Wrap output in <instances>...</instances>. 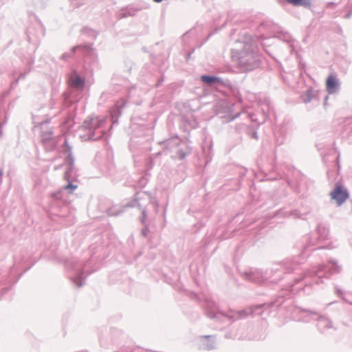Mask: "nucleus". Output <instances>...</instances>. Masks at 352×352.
Returning <instances> with one entry per match:
<instances>
[{"label": "nucleus", "mask_w": 352, "mask_h": 352, "mask_svg": "<svg viewBox=\"0 0 352 352\" xmlns=\"http://www.w3.org/2000/svg\"><path fill=\"white\" fill-rule=\"evenodd\" d=\"M155 2L160 3L162 1V0H153Z\"/></svg>", "instance_id": "obj_7"}, {"label": "nucleus", "mask_w": 352, "mask_h": 352, "mask_svg": "<svg viewBox=\"0 0 352 352\" xmlns=\"http://www.w3.org/2000/svg\"><path fill=\"white\" fill-rule=\"evenodd\" d=\"M201 80L206 83L212 84L213 82H217L218 80V78L213 76H202Z\"/></svg>", "instance_id": "obj_5"}, {"label": "nucleus", "mask_w": 352, "mask_h": 352, "mask_svg": "<svg viewBox=\"0 0 352 352\" xmlns=\"http://www.w3.org/2000/svg\"><path fill=\"white\" fill-rule=\"evenodd\" d=\"M76 188V186H74L72 185V184H69L68 185H67L65 188V189H72V190H74Z\"/></svg>", "instance_id": "obj_6"}, {"label": "nucleus", "mask_w": 352, "mask_h": 352, "mask_svg": "<svg viewBox=\"0 0 352 352\" xmlns=\"http://www.w3.org/2000/svg\"><path fill=\"white\" fill-rule=\"evenodd\" d=\"M2 171L0 170V177L2 175Z\"/></svg>", "instance_id": "obj_8"}, {"label": "nucleus", "mask_w": 352, "mask_h": 352, "mask_svg": "<svg viewBox=\"0 0 352 352\" xmlns=\"http://www.w3.org/2000/svg\"><path fill=\"white\" fill-rule=\"evenodd\" d=\"M72 83L74 86L78 88H80L84 85V80L82 79L80 76H76L74 77V78L72 80Z\"/></svg>", "instance_id": "obj_4"}, {"label": "nucleus", "mask_w": 352, "mask_h": 352, "mask_svg": "<svg viewBox=\"0 0 352 352\" xmlns=\"http://www.w3.org/2000/svg\"><path fill=\"white\" fill-rule=\"evenodd\" d=\"M289 3L295 6H309L310 1L309 0H286Z\"/></svg>", "instance_id": "obj_3"}, {"label": "nucleus", "mask_w": 352, "mask_h": 352, "mask_svg": "<svg viewBox=\"0 0 352 352\" xmlns=\"http://www.w3.org/2000/svg\"><path fill=\"white\" fill-rule=\"evenodd\" d=\"M330 196L338 206H340L348 199L349 194L340 185H337L335 189L331 192Z\"/></svg>", "instance_id": "obj_1"}, {"label": "nucleus", "mask_w": 352, "mask_h": 352, "mask_svg": "<svg viewBox=\"0 0 352 352\" xmlns=\"http://www.w3.org/2000/svg\"><path fill=\"white\" fill-rule=\"evenodd\" d=\"M337 85L338 82L336 77L330 75L326 82L327 91L330 94L334 92Z\"/></svg>", "instance_id": "obj_2"}]
</instances>
